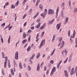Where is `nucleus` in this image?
I'll list each match as a JSON object with an SVG mask.
<instances>
[{"label": "nucleus", "mask_w": 77, "mask_h": 77, "mask_svg": "<svg viewBox=\"0 0 77 77\" xmlns=\"http://www.w3.org/2000/svg\"><path fill=\"white\" fill-rule=\"evenodd\" d=\"M56 67H53L51 71L50 75H51V76L52 75H53V74H54V72H56Z\"/></svg>", "instance_id": "obj_1"}, {"label": "nucleus", "mask_w": 77, "mask_h": 77, "mask_svg": "<svg viewBox=\"0 0 77 77\" xmlns=\"http://www.w3.org/2000/svg\"><path fill=\"white\" fill-rule=\"evenodd\" d=\"M54 11L53 10L51 9H49V10L48 14L49 15H52L53 14H54Z\"/></svg>", "instance_id": "obj_2"}, {"label": "nucleus", "mask_w": 77, "mask_h": 77, "mask_svg": "<svg viewBox=\"0 0 77 77\" xmlns=\"http://www.w3.org/2000/svg\"><path fill=\"white\" fill-rule=\"evenodd\" d=\"M75 30H74L73 35H72V36H71V37L70 38V41H72V38H74V37H75Z\"/></svg>", "instance_id": "obj_3"}, {"label": "nucleus", "mask_w": 77, "mask_h": 77, "mask_svg": "<svg viewBox=\"0 0 77 77\" xmlns=\"http://www.w3.org/2000/svg\"><path fill=\"white\" fill-rule=\"evenodd\" d=\"M45 39H44L42 41L39 47V48L40 49L42 47V45H43V44H45Z\"/></svg>", "instance_id": "obj_4"}, {"label": "nucleus", "mask_w": 77, "mask_h": 77, "mask_svg": "<svg viewBox=\"0 0 77 77\" xmlns=\"http://www.w3.org/2000/svg\"><path fill=\"white\" fill-rule=\"evenodd\" d=\"M5 60L4 63V67L6 68V65L7 64L6 62L8 61V57H5Z\"/></svg>", "instance_id": "obj_5"}, {"label": "nucleus", "mask_w": 77, "mask_h": 77, "mask_svg": "<svg viewBox=\"0 0 77 77\" xmlns=\"http://www.w3.org/2000/svg\"><path fill=\"white\" fill-rule=\"evenodd\" d=\"M74 68H72L71 69V72H70V75H72L74 74V72H74Z\"/></svg>", "instance_id": "obj_6"}, {"label": "nucleus", "mask_w": 77, "mask_h": 77, "mask_svg": "<svg viewBox=\"0 0 77 77\" xmlns=\"http://www.w3.org/2000/svg\"><path fill=\"white\" fill-rule=\"evenodd\" d=\"M18 52L17 51H16L15 54V58L16 60L18 59Z\"/></svg>", "instance_id": "obj_7"}, {"label": "nucleus", "mask_w": 77, "mask_h": 77, "mask_svg": "<svg viewBox=\"0 0 77 77\" xmlns=\"http://www.w3.org/2000/svg\"><path fill=\"white\" fill-rule=\"evenodd\" d=\"M61 26V23H59V24H57L56 26V28L57 30H59L60 27Z\"/></svg>", "instance_id": "obj_8"}, {"label": "nucleus", "mask_w": 77, "mask_h": 77, "mask_svg": "<svg viewBox=\"0 0 77 77\" xmlns=\"http://www.w3.org/2000/svg\"><path fill=\"white\" fill-rule=\"evenodd\" d=\"M41 23H39L38 24L35 26V28H36V29H39L41 26Z\"/></svg>", "instance_id": "obj_9"}, {"label": "nucleus", "mask_w": 77, "mask_h": 77, "mask_svg": "<svg viewBox=\"0 0 77 77\" xmlns=\"http://www.w3.org/2000/svg\"><path fill=\"white\" fill-rule=\"evenodd\" d=\"M45 27V24H44L42 26H41L40 28V30H42L43 29H44V27Z\"/></svg>", "instance_id": "obj_10"}, {"label": "nucleus", "mask_w": 77, "mask_h": 77, "mask_svg": "<svg viewBox=\"0 0 77 77\" xmlns=\"http://www.w3.org/2000/svg\"><path fill=\"white\" fill-rule=\"evenodd\" d=\"M39 69H40V66H39V63H38L37 68V71H39Z\"/></svg>", "instance_id": "obj_11"}, {"label": "nucleus", "mask_w": 77, "mask_h": 77, "mask_svg": "<svg viewBox=\"0 0 77 77\" xmlns=\"http://www.w3.org/2000/svg\"><path fill=\"white\" fill-rule=\"evenodd\" d=\"M58 12H59V7L57 8L56 12V17H57L58 15Z\"/></svg>", "instance_id": "obj_12"}, {"label": "nucleus", "mask_w": 77, "mask_h": 77, "mask_svg": "<svg viewBox=\"0 0 77 77\" xmlns=\"http://www.w3.org/2000/svg\"><path fill=\"white\" fill-rule=\"evenodd\" d=\"M54 21V19H53L51 21L49 22L48 23L49 25H51V24Z\"/></svg>", "instance_id": "obj_13"}, {"label": "nucleus", "mask_w": 77, "mask_h": 77, "mask_svg": "<svg viewBox=\"0 0 77 77\" xmlns=\"http://www.w3.org/2000/svg\"><path fill=\"white\" fill-rule=\"evenodd\" d=\"M23 38H26V34L25 33V32H23Z\"/></svg>", "instance_id": "obj_14"}, {"label": "nucleus", "mask_w": 77, "mask_h": 77, "mask_svg": "<svg viewBox=\"0 0 77 77\" xmlns=\"http://www.w3.org/2000/svg\"><path fill=\"white\" fill-rule=\"evenodd\" d=\"M30 49H31V47L29 46L27 49V51H30Z\"/></svg>", "instance_id": "obj_15"}, {"label": "nucleus", "mask_w": 77, "mask_h": 77, "mask_svg": "<svg viewBox=\"0 0 77 77\" xmlns=\"http://www.w3.org/2000/svg\"><path fill=\"white\" fill-rule=\"evenodd\" d=\"M11 72L12 75H14V71L13 70V69H11Z\"/></svg>", "instance_id": "obj_16"}, {"label": "nucleus", "mask_w": 77, "mask_h": 77, "mask_svg": "<svg viewBox=\"0 0 77 77\" xmlns=\"http://www.w3.org/2000/svg\"><path fill=\"white\" fill-rule=\"evenodd\" d=\"M39 7L41 10H42V9H43V6H42V5L41 4L40 5Z\"/></svg>", "instance_id": "obj_17"}, {"label": "nucleus", "mask_w": 77, "mask_h": 77, "mask_svg": "<svg viewBox=\"0 0 77 77\" xmlns=\"http://www.w3.org/2000/svg\"><path fill=\"white\" fill-rule=\"evenodd\" d=\"M67 69L69 72H70V71H71V67L70 66L68 67Z\"/></svg>", "instance_id": "obj_18"}, {"label": "nucleus", "mask_w": 77, "mask_h": 77, "mask_svg": "<svg viewBox=\"0 0 77 77\" xmlns=\"http://www.w3.org/2000/svg\"><path fill=\"white\" fill-rule=\"evenodd\" d=\"M74 13H76L77 12V8H75L73 11Z\"/></svg>", "instance_id": "obj_19"}, {"label": "nucleus", "mask_w": 77, "mask_h": 77, "mask_svg": "<svg viewBox=\"0 0 77 77\" xmlns=\"http://www.w3.org/2000/svg\"><path fill=\"white\" fill-rule=\"evenodd\" d=\"M40 53H38L37 55L36 56V57L37 58V59H38V58H39V56H40Z\"/></svg>", "instance_id": "obj_20"}, {"label": "nucleus", "mask_w": 77, "mask_h": 77, "mask_svg": "<svg viewBox=\"0 0 77 77\" xmlns=\"http://www.w3.org/2000/svg\"><path fill=\"white\" fill-rule=\"evenodd\" d=\"M38 14H39V12H38L36 14V15L33 17L34 19H35V18L37 17V16L38 15Z\"/></svg>", "instance_id": "obj_21"}, {"label": "nucleus", "mask_w": 77, "mask_h": 77, "mask_svg": "<svg viewBox=\"0 0 77 77\" xmlns=\"http://www.w3.org/2000/svg\"><path fill=\"white\" fill-rule=\"evenodd\" d=\"M11 40V36L10 35L9 36V37L8 40V44H9L10 43V40Z\"/></svg>", "instance_id": "obj_22"}, {"label": "nucleus", "mask_w": 77, "mask_h": 77, "mask_svg": "<svg viewBox=\"0 0 77 77\" xmlns=\"http://www.w3.org/2000/svg\"><path fill=\"white\" fill-rule=\"evenodd\" d=\"M41 16L43 18L44 17H45V14H44V13H42L40 14Z\"/></svg>", "instance_id": "obj_23"}, {"label": "nucleus", "mask_w": 77, "mask_h": 77, "mask_svg": "<svg viewBox=\"0 0 77 77\" xmlns=\"http://www.w3.org/2000/svg\"><path fill=\"white\" fill-rule=\"evenodd\" d=\"M19 65L20 68V69H23V67H22V66H21V63H20Z\"/></svg>", "instance_id": "obj_24"}, {"label": "nucleus", "mask_w": 77, "mask_h": 77, "mask_svg": "<svg viewBox=\"0 0 77 77\" xmlns=\"http://www.w3.org/2000/svg\"><path fill=\"white\" fill-rule=\"evenodd\" d=\"M55 50H56V49H54V50H53V51L52 52L51 54V56H53V54L54 53V51H55Z\"/></svg>", "instance_id": "obj_25"}, {"label": "nucleus", "mask_w": 77, "mask_h": 77, "mask_svg": "<svg viewBox=\"0 0 77 77\" xmlns=\"http://www.w3.org/2000/svg\"><path fill=\"white\" fill-rule=\"evenodd\" d=\"M35 54H33L32 56L30 58V59H32L33 60V59L34 58V57H35Z\"/></svg>", "instance_id": "obj_26"}, {"label": "nucleus", "mask_w": 77, "mask_h": 77, "mask_svg": "<svg viewBox=\"0 0 77 77\" xmlns=\"http://www.w3.org/2000/svg\"><path fill=\"white\" fill-rule=\"evenodd\" d=\"M55 37H56V35L54 34L53 36L52 40V42H53V41H54V38H55Z\"/></svg>", "instance_id": "obj_27"}, {"label": "nucleus", "mask_w": 77, "mask_h": 77, "mask_svg": "<svg viewBox=\"0 0 77 77\" xmlns=\"http://www.w3.org/2000/svg\"><path fill=\"white\" fill-rule=\"evenodd\" d=\"M68 17H67L66 19V22H64V24H66V23H68Z\"/></svg>", "instance_id": "obj_28"}, {"label": "nucleus", "mask_w": 77, "mask_h": 77, "mask_svg": "<svg viewBox=\"0 0 77 77\" xmlns=\"http://www.w3.org/2000/svg\"><path fill=\"white\" fill-rule=\"evenodd\" d=\"M18 4H19V1H17V3L15 5V6H17L18 5Z\"/></svg>", "instance_id": "obj_29"}, {"label": "nucleus", "mask_w": 77, "mask_h": 77, "mask_svg": "<svg viewBox=\"0 0 77 77\" xmlns=\"http://www.w3.org/2000/svg\"><path fill=\"white\" fill-rule=\"evenodd\" d=\"M28 71H30L31 70V67L29 66H28Z\"/></svg>", "instance_id": "obj_30"}, {"label": "nucleus", "mask_w": 77, "mask_h": 77, "mask_svg": "<svg viewBox=\"0 0 77 77\" xmlns=\"http://www.w3.org/2000/svg\"><path fill=\"white\" fill-rule=\"evenodd\" d=\"M27 41V40L25 39L23 40L22 42V43L23 44H24V43H25V42H26Z\"/></svg>", "instance_id": "obj_31"}, {"label": "nucleus", "mask_w": 77, "mask_h": 77, "mask_svg": "<svg viewBox=\"0 0 77 77\" xmlns=\"http://www.w3.org/2000/svg\"><path fill=\"white\" fill-rule=\"evenodd\" d=\"M70 33L71 31H70V30H69L68 32V36H69H69H70Z\"/></svg>", "instance_id": "obj_32"}, {"label": "nucleus", "mask_w": 77, "mask_h": 77, "mask_svg": "<svg viewBox=\"0 0 77 77\" xmlns=\"http://www.w3.org/2000/svg\"><path fill=\"white\" fill-rule=\"evenodd\" d=\"M47 9H45V10L44 13V14H47Z\"/></svg>", "instance_id": "obj_33"}, {"label": "nucleus", "mask_w": 77, "mask_h": 77, "mask_svg": "<svg viewBox=\"0 0 77 77\" xmlns=\"http://www.w3.org/2000/svg\"><path fill=\"white\" fill-rule=\"evenodd\" d=\"M5 23H4L1 25V26L2 27H4V26H5Z\"/></svg>", "instance_id": "obj_34"}, {"label": "nucleus", "mask_w": 77, "mask_h": 77, "mask_svg": "<svg viewBox=\"0 0 77 77\" xmlns=\"http://www.w3.org/2000/svg\"><path fill=\"white\" fill-rule=\"evenodd\" d=\"M27 0H24L23 2V5H24L27 2Z\"/></svg>", "instance_id": "obj_35"}, {"label": "nucleus", "mask_w": 77, "mask_h": 77, "mask_svg": "<svg viewBox=\"0 0 77 77\" xmlns=\"http://www.w3.org/2000/svg\"><path fill=\"white\" fill-rule=\"evenodd\" d=\"M26 16L27 14H24L23 16V19H24V18H25V17H26Z\"/></svg>", "instance_id": "obj_36"}, {"label": "nucleus", "mask_w": 77, "mask_h": 77, "mask_svg": "<svg viewBox=\"0 0 77 77\" xmlns=\"http://www.w3.org/2000/svg\"><path fill=\"white\" fill-rule=\"evenodd\" d=\"M44 33H45V32L44 31H43L41 34V36L42 37L43 36H44Z\"/></svg>", "instance_id": "obj_37"}, {"label": "nucleus", "mask_w": 77, "mask_h": 77, "mask_svg": "<svg viewBox=\"0 0 77 77\" xmlns=\"http://www.w3.org/2000/svg\"><path fill=\"white\" fill-rule=\"evenodd\" d=\"M39 36V33H38L37 34V36L36 38V39H37L38 37Z\"/></svg>", "instance_id": "obj_38"}, {"label": "nucleus", "mask_w": 77, "mask_h": 77, "mask_svg": "<svg viewBox=\"0 0 77 77\" xmlns=\"http://www.w3.org/2000/svg\"><path fill=\"white\" fill-rule=\"evenodd\" d=\"M68 58L67 57L66 59V60L64 61V63H65L67 62V60H68Z\"/></svg>", "instance_id": "obj_39"}, {"label": "nucleus", "mask_w": 77, "mask_h": 77, "mask_svg": "<svg viewBox=\"0 0 77 77\" xmlns=\"http://www.w3.org/2000/svg\"><path fill=\"white\" fill-rule=\"evenodd\" d=\"M59 66H60V64L58 63L57 65V67L58 69L59 68Z\"/></svg>", "instance_id": "obj_40"}, {"label": "nucleus", "mask_w": 77, "mask_h": 77, "mask_svg": "<svg viewBox=\"0 0 77 77\" xmlns=\"http://www.w3.org/2000/svg\"><path fill=\"white\" fill-rule=\"evenodd\" d=\"M64 45H62L60 46V50H61V49H62V48H63V46Z\"/></svg>", "instance_id": "obj_41"}, {"label": "nucleus", "mask_w": 77, "mask_h": 77, "mask_svg": "<svg viewBox=\"0 0 77 77\" xmlns=\"http://www.w3.org/2000/svg\"><path fill=\"white\" fill-rule=\"evenodd\" d=\"M11 7L12 9H15V6H14L13 5H11Z\"/></svg>", "instance_id": "obj_42"}, {"label": "nucleus", "mask_w": 77, "mask_h": 77, "mask_svg": "<svg viewBox=\"0 0 77 77\" xmlns=\"http://www.w3.org/2000/svg\"><path fill=\"white\" fill-rule=\"evenodd\" d=\"M12 28V26H11L9 28H8V30H11V29Z\"/></svg>", "instance_id": "obj_43"}, {"label": "nucleus", "mask_w": 77, "mask_h": 77, "mask_svg": "<svg viewBox=\"0 0 77 77\" xmlns=\"http://www.w3.org/2000/svg\"><path fill=\"white\" fill-rule=\"evenodd\" d=\"M32 32V30H29L28 31V33H30Z\"/></svg>", "instance_id": "obj_44"}, {"label": "nucleus", "mask_w": 77, "mask_h": 77, "mask_svg": "<svg viewBox=\"0 0 77 77\" xmlns=\"http://www.w3.org/2000/svg\"><path fill=\"white\" fill-rule=\"evenodd\" d=\"M68 3H69V5L70 6V7L71 6V0H70L69 1Z\"/></svg>", "instance_id": "obj_45"}, {"label": "nucleus", "mask_w": 77, "mask_h": 77, "mask_svg": "<svg viewBox=\"0 0 77 77\" xmlns=\"http://www.w3.org/2000/svg\"><path fill=\"white\" fill-rule=\"evenodd\" d=\"M54 62V61H53V60H51L50 62V63H51V64H53Z\"/></svg>", "instance_id": "obj_46"}, {"label": "nucleus", "mask_w": 77, "mask_h": 77, "mask_svg": "<svg viewBox=\"0 0 77 77\" xmlns=\"http://www.w3.org/2000/svg\"><path fill=\"white\" fill-rule=\"evenodd\" d=\"M50 71L49 70H47L46 72V74L47 75H48V72H49Z\"/></svg>", "instance_id": "obj_47"}, {"label": "nucleus", "mask_w": 77, "mask_h": 77, "mask_svg": "<svg viewBox=\"0 0 77 77\" xmlns=\"http://www.w3.org/2000/svg\"><path fill=\"white\" fill-rule=\"evenodd\" d=\"M23 32V29L21 28H20V32L21 33Z\"/></svg>", "instance_id": "obj_48"}, {"label": "nucleus", "mask_w": 77, "mask_h": 77, "mask_svg": "<svg viewBox=\"0 0 77 77\" xmlns=\"http://www.w3.org/2000/svg\"><path fill=\"white\" fill-rule=\"evenodd\" d=\"M62 37L60 38L59 39V41H62Z\"/></svg>", "instance_id": "obj_49"}, {"label": "nucleus", "mask_w": 77, "mask_h": 77, "mask_svg": "<svg viewBox=\"0 0 77 77\" xmlns=\"http://www.w3.org/2000/svg\"><path fill=\"white\" fill-rule=\"evenodd\" d=\"M64 74H68V72H67V71L66 70H65L64 71Z\"/></svg>", "instance_id": "obj_50"}, {"label": "nucleus", "mask_w": 77, "mask_h": 77, "mask_svg": "<svg viewBox=\"0 0 77 77\" xmlns=\"http://www.w3.org/2000/svg\"><path fill=\"white\" fill-rule=\"evenodd\" d=\"M31 29L32 30H34L35 29V27L34 26H32L31 27Z\"/></svg>", "instance_id": "obj_51"}, {"label": "nucleus", "mask_w": 77, "mask_h": 77, "mask_svg": "<svg viewBox=\"0 0 77 77\" xmlns=\"http://www.w3.org/2000/svg\"><path fill=\"white\" fill-rule=\"evenodd\" d=\"M64 44H65V42H64V41H62V45H64Z\"/></svg>", "instance_id": "obj_52"}, {"label": "nucleus", "mask_w": 77, "mask_h": 77, "mask_svg": "<svg viewBox=\"0 0 77 77\" xmlns=\"http://www.w3.org/2000/svg\"><path fill=\"white\" fill-rule=\"evenodd\" d=\"M40 21V18H38L37 19L36 22H39Z\"/></svg>", "instance_id": "obj_53"}, {"label": "nucleus", "mask_w": 77, "mask_h": 77, "mask_svg": "<svg viewBox=\"0 0 77 77\" xmlns=\"http://www.w3.org/2000/svg\"><path fill=\"white\" fill-rule=\"evenodd\" d=\"M65 77H66L68 76V73L65 74Z\"/></svg>", "instance_id": "obj_54"}, {"label": "nucleus", "mask_w": 77, "mask_h": 77, "mask_svg": "<svg viewBox=\"0 0 77 77\" xmlns=\"http://www.w3.org/2000/svg\"><path fill=\"white\" fill-rule=\"evenodd\" d=\"M27 24V22H26L24 24L23 26H26Z\"/></svg>", "instance_id": "obj_55"}, {"label": "nucleus", "mask_w": 77, "mask_h": 77, "mask_svg": "<svg viewBox=\"0 0 77 77\" xmlns=\"http://www.w3.org/2000/svg\"><path fill=\"white\" fill-rule=\"evenodd\" d=\"M39 38H37V39L36 40V42H38V41H39Z\"/></svg>", "instance_id": "obj_56"}, {"label": "nucleus", "mask_w": 77, "mask_h": 77, "mask_svg": "<svg viewBox=\"0 0 77 77\" xmlns=\"http://www.w3.org/2000/svg\"><path fill=\"white\" fill-rule=\"evenodd\" d=\"M8 5H9V2H7L5 4V6H8Z\"/></svg>", "instance_id": "obj_57"}, {"label": "nucleus", "mask_w": 77, "mask_h": 77, "mask_svg": "<svg viewBox=\"0 0 77 77\" xmlns=\"http://www.w3.org/2000/svg\"><path fill=\"white\" fill-rule=\"evenodd\" d=\"M64 5H65V3H62L61 4V5L62 6H64Z\"/></svg>", "instance_id": "obj_58"}, {"label": "nucleus", "mask_w": 77, "mask_h": 77, "mask_svg": "<svg viewBox=\"0 0 77 77\" xmlns=\"http://www.w3.org/2000/svg\"><path fill=\"white\" fill-rule=\"evenodd\" d=\"M46 70H47V67H46V66H45L44 67V70L46 71Z\"/></svg>", "instance_id": "obj_59"}, {"label": "nucleus", "mask_w": 77, "mask_h": 77, "mask_svg": "<svg viewBox=\"0 0 77 77\" xmlns=\"http://www.w3.org/2000/svg\"><path fill=\"white\" fill-rule=\"evenodd\" d=\"M8 65L9 68H11V66L10 65V63H8Z\"/></svg>", "instance_id": "obj_60"}, {"label": "nucleus", "mask_w": 77, "mask_h": 77, "mask_svg": "<svg viewBox=\"0 0 77 77\" xmlns=\"http://www.w3.org/2000/svg\"><path fill=\"white\" fill-rule=\"evenodd\" d=\"M2 74H3V75H5V73H4V71H3V70H2Z\"/></svg>", "instance_id": "obj_61"}, {"label": "nucleus", "mask_w": 77, "mask_h": 77, "mask_svg": "<svg viewBox=\"0 0 77 77\" xmlns=\"http://www.w3.org/2000/svg\"><path fill=\"white\" fill-rule=\"evenodd\" d=\"M32 9H30V11H29V12L30 13H32Z\"/></svg>", "instance_id": "obj_62"}, {"label": "nucleus", "mask_w": 77, "mask_h": 77, "mask_svg": "<svg viewBox=\"0 0 77 77\" xmlns=\"http://www.w3.org/2000/svg\"><path fill=\"white\" fill-rule=\"evenodd\" d=\"M75 2H72V5H74L75 4Z\"/></svg>", "instance_id": "obj_63"}, {"label": "nucleus", "mask_w": 77, "mask_h": 77, "mask_svg": "<svg viewBox=\"0 0 77 77\" xmlns=\"http://www.w3.org/2000/svg\"><path fill=\"white\" fill-rule=\"evenodd\" d=\"M75 43H77V38H75Z\"/></svg>", "instance_id": "obj_64"}]
</instances>
